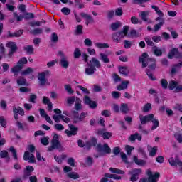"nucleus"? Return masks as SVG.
Wrapping results in <instances>:
<instances>
[{
    "label": "nucleus",
    "instance_id": "obj_63",
    "mask_svg": "<svg viewBox=\"0 0 182 182\" xmlns=\"http://www.w3.org/2000/svg\"><path fill=\"white\" fill-rule=\"evenodd\" d=\"M115 15L117 16H122L123 15V9L122 8H118L115 10Z\"/></svg>",
    "mask_w": 182,
    "mask_h": 182
},
{
    "label": "nucleus",
    "instance_id": "obj_29",
    "mask_svg": "<svg viewBox=\"0 0 182 182\" xmlns=\"http://www.w3.org/2000/svg\"><path fill=\"white\" fill-rule=\"evenodd\" d=\"M122 26V22L120 21H117L115 23H112L110 26V28L112 29V31H117V29H119V28H121Z\"/></svg>",
    "mask_w": 182,
    "mask_h": 182
},
{
    "label": "nucleus",
    "instance_id": "obj_22",
    "mask_svg": "<svg viewBox=\"0 0 182 182\" xmlns=\"http://www.w3.org/2000/svg\"><path fill=\"white\" fill-rule=\"evenodd\" d=\"M23 33V30H19L17 32L11 33L10 31H9V38H19L20 36H22Z\"/></svg>",
    "mask_w": 182,
    "mask_h": 182
},
{
    "label": "nucleus",
    "instance_id": "obj_41",
    "mask_svg": "<svg viewBox=\"0 0 182 182\" xmlns=\"http://www.w3.org/2000/svg\"><path fill=\"white\" fill-rule=\"evenodd\" d=\"M164 24V21L162 20L161 22H159L158 24H155L154 26V32H157L158 31H160V28Z\"/></svg>",
    "mask_w": 182,
    "mask_h": 182
},
{
    "label": "nucleus",
    "instance_id": "obj_53",
    "mask_svg": "<svg viewBox=\"0 0 182 182\" xmlns=\"http://www.w3.org/2000/svg\"><path fill=\"white\" fill-rule=\"evenodd\" d=\"M124 47L125 49H130L132 48V42L129 40L124 41Z\"/></svg>",
    "mask_w": 182,
    "mask_h": 182
},
{
    "label": "nucleus",
    "instance_id": "obj_9",
    "mask_svg": "<svg viewBox=\"0 0 182 182\" xmlns=\"http://www.w3.org/2000/svg\"><path fill=\"white\" fill-rule=\"evenodd\" d=\"M6 47L9 48L10 49L8 56H9V58H12V55H14V53H16V50H18V46H16V43L13 41H9L6 43Z\"/></svg>",
    "mask_w": 182,
    "mask_h": 182
},
{
    "label": "nucleus",
    "instance_id": "obj_60",
    "mask_svg": "<svg viewBox=\"0 0 182 182\" xmlns=\"http://www.w3.org/2000/svg\"><path fill=\"white\" fill-rule=\"evenodd\" d=\"M55 129H56V130L58 131H62V130H65V127H63V125H62L61 124H55L54 125Z\"/></svg>",
    "mask_w": 182,
    "mask_h": 182
},
{
    "label": "nucleus",
    "instance_id": "obj_32",
    "mask_svg": "<svg viewBox=\"0 0 182 182\" xmlns=\"http://www.w3.org/2000/svg\"><path fill=\"white\" fill-rule=\"evenodd\" d=\"M119 73H121V75H123L124 76H127L129 75V70L127 67H119Z\"/></svg>",
    "mask_w": 182,
    "mask_h": 182
},
{
    "label": "nucleus",
    "instance_id": "obj_25",
    "mask_svg": "<svg viewBox=\"0 0 182 182\" xmlns=\"http://www.w3.org/2000/svg\"><path fill=\"white\" fill-rule=\"evenodd\" d=\"M100 59L103 61L104 63H110V59L107 57V55L103 53H100Z\"/></svg>",
    "mask_w": 182,
    "mask_h": 182
},
{
    "label": "nucleus",
    "instance_id": "obj_24",
    "mask_svg": "<svg viewBox=\"0 0 182 182\" xmlns=\"http://www.w3.org/2000/svg\"><path fill=\"white\" fill-rule=\"evenodd\" d=\"M153 53L155 56H161L163 55V50L157 46H154L152 48Z\"/></svg>",
    "mask_w": 182,
    "mask_h": 182
},
{
    "label": "nucleus",
    "instance_id": "obj_28",
    "mask_svg": "<svg viewBox=\"0 0 182 182\" xmlns=\"http://www.w3.org/2000/svg\"><path fill=\"white\" fill-rule=\"evenodd\" d=\"M80 15L82 18H84V19H85L86 21H90L91 22H95L93 17L85 12L80 13Z\"/></svg>",
    "mask_w": 182,
    "mask_h": 182
},
{
    "label": "nucleus",
    "instance_id": "obj_10",
    "mask_svg": "<svg viewBox=\"0 0 182 182\" xmlns=\"http://www.w3.org/2000/svg\"><path fill=\"white\" fill-rule=\"evenodd\" d=\"M68 126H69L70 131L68 130V129H66L65 131V133L67 134V136L68 137H70L72 136H76V134H77V132L79 130V128L75 127V125H73L72 124H69Z\"/></svg>",
    "mask_w": 182,
    "mask_h": 182
},
{
    "label": "nucleus",
    "instance_id": "obj_56",
    "mask_svg": "<svg viewBox=\"0 0 182 182\" xmlns=\"http://www.w3.org/2000/svg\"><path fill=\"white\" fill-rule=\"evenodd\" d=\"M38 98V97L36 96V95L33 94L31 95H30L28 102H30L31 103H36V99Z\"/></svg>",
    "mask_w": 182,
    "mask_h": 182
},
{
    "label": "nucleus",
    "instance_id": "obj_35",
    "mask_svg": "<svg viewBox=\"0 0 182 182\" xmlns=\"http://www.w3.org/2000/svg\"><path fill=\"white\" fill-rule=\"evenodd\" d=\"M151 121L153 123V126L151 127V130H156V128L160 126V123L159 122V120H157V119H155L154 117Z\"/></svg>",
    "mask_w": 182,
    "mask_h": 182
},
{
    "label": "nucleus",
    "instance_id": "obj_52",
    "mask_svg": "<svg viewBox=\"0 0 182 182\" xmlns=\"http://www.w3.org/2000/svg\"><path fill=\"white\" fill-rule=\"evenodd\" d=\"M27 63H28V59L23 57L19 60V61L17 63V65L22 66V65H26Z\"/></svg>",
    "mask_w": 182,
    "mask_h": 182
},
{
    "label": "nucleus",
    "instance_id": "obj_31",
    "mask_svg": "<svg viewBox=\"0 0 182 182\" xmlns=\"http://www.w3.org/2000/svg\"><path fill=\"white\" fill-rule=\"evenodd\" d=\"M134 161L137 166H146V161L143 159H139L137 156H134Z\"/></svg>",
    "mask_w": 182,
    "mask_h": 182
},
{
    "label": "nucleus",
    "instance_id": "obj_8",
    "mask_svg": "<svg viewBox=\"0 0 182 182\" xmlns=\"http://www.w3.org/2000/svg\"><path fill=\"white\" fill-rule=\"evenodd\" d=\"M173 57L176 59H181L182 58V53L180 52L177 48H172L168 53V59H173Z\"/></svg>",
    "mask_w": 182,
    "mask_h": 182
},
{
    "label": "nucleus",
    "instance_id": "obj_16",
    "mask_svg": "<svg viewBox=\"0 0 182 182\" xmlns=\"http://www.w3.org/2000/svg\"><path fill=\"white\" fill-rule=\"evenodd\" d=\"M169 164L173 166H182V162L180 161V159L178 157H176L175 159L174 158H170L168 159Z\"/></svg>",
    "mask_w": 182,
    "mask_h": 182
},
{
    "label": "nucleus",
    "instance_id": "obj_23",
    "mask_svg": "<svg viewBox=\"0 0 182 182\" xmlns=\"http://www.w3.org/2000/svg\"><path fill=\"white\" fill-rule=\"evenodd\" d=\"M0 157L1 159H6V161H7V163L11 160V157H9V155L6 150H3L0 152Z\"/></svg>",
    "mask_w": 182,
    "mask_h": 182
},
{
    "label": "nucleus",
    "instance_id": "obj_37",
    "mask_svg": "<svg viewBox=\"0 0 182 182\" xmlns=\"http://www.w3.org/2000/svg\"><path fill=\"white\" fill-rule=\"evenodd\" d=\"M42 32H43L42 28H35L31 30L30 33H31V35H42Z\"/></svg>",
    "mask_w": 182,
    "mask_h": 182
},
{
    "label": "nucleus",
    "instance_id": "obj_61",
    "mask_svg": "<svg viewBox=\"0 0 182 182\" xmlns=\"http://www.w3.org/2000/svg\"><path fill=\"white\" fill-rule=\"evenodd\" d=\"M152 41L156 42V43H159V42H161V36H154L152 37Z\"/></svg>",
    "mask_w": 182,
    "mask_h": 182
},
{
    "label": "nucleus",
    "instance_id": "obj_36",
    "mask_svg": "<svg viewBox=\"0 0 182 182\" xmlns=\"http://www.w3.org/2000/svg\"><path fill=\"white\" fill-rule=\"evenodd\" d=\"M129 29L130 27H129V26H124L123 27V31H119L120 34L122 35L123 38H124V36H127V33H129Z\"/></svg>",
    "mask_w": 182,
    "mask_h": 182
},
{
    "label": "nucleus",
    "instance_id": "obj_11",
    "mask_svg": "<svg viewBox=\"0 0 182 182\" xmlns=\"http://www.w3.org/2000/svg\"><path fill=\"white\" fill-rule=\"evenodd\" d=\"M154 117V114H149L146 116L140 115L139 120L141 124H146V123H149L150 122H151Z\"/></svg>",
    "mask_w": 182,
    "mask_h": 182
},
{
    "label": "nucleus",
    "instance_id": "obj_39",
    "mask_svg": "<svg viewBox=\"0 0 182 182\" xmlns=\"http://www.w3.org/2000/svg\"><path fill=\"white\" fill-rule=\"evenodd\" d=\"M31 73H33V69L30 67L27 68L26 70L21 72V75H24L26 76L31 75Z\"/></svg>",
    "mask_w": 182,
    "mask_h": 182
},
{
    "label": "nucleus",
    "instance_id": "obj_21",
    "mask_svg": "<svg viewBox=\"0 0 182 182\" xmlns=\"http://www.w3.org/2000/svg\"><path fill=\"white\" fill-rule=\"evenodd\" d=\"M130 83L129 81H123L120 85L117 86V90H119V92L122 90H125V89H127V85Z\"/></svg>",
    "mask_w": 182,
    "mask_h": 182
},
{
    "label": "nucleus",
    "instance_id": "obj_14",
    "mask_svg": "<svg viewBox=\"0 0 182 182\" xmlns=\"http://www.w3.org/2000/svg\"><path fill=\"white\" fill-rule=\"evenodd\" d=\"M130 174H132L130 181L132 182L137 181L139 180V176L141 174V169H134Z\"/></svg>",
    "mask_w": 182,
    "mask_h": 182
},
{
    "label": "nucleus",
    "instance_id": "obj_47",
    "mask_svg": "<svg viewBox=\"0 0 182 182\" xmlns=\"http://www.w3.org/2000/svg\"><path fill=\"white\" fill-rule=\"evenodd\" d=\"M160 83L163 89H167V87H168V82H167V80L161 79Z\"/></svg>",
    "mask_w": 182,
    "mask_h": 182
},
{
    "label": "nucleus",
    "instance_id": "obj_51",
    "mask_svg": "<svg viewBox=\"0 0 182 182\" xmlns=\"http://www.w3.org/2000/svg\"><path fill=\"white\" fill-rule=\"evenodd\" d=\"M65 90H66V92H68V93H69V95H73L74 91L73 90H72V87L70 86V85H65L64 86Z\"/></svg>",
    "mask_w": 182,
    "mask_h": 182
},
{
    "label": "nucleus",
    "instance_id": "obj_43",
    "mask_svg": "<svg viewBox=\"0 0 182 182\" xmlns=\"http://www.w3.org/2000/svg\"><path fill=\"white\" fill-rule=\"evenodd\" d=\"M59 41V37L58 36V34L54 32L51 35V42L53 43H57V42Z\"/></svg>",
    "mask_w": 182,
    "mask_h": 182
},
{
    "label": "nucleus",
    "instance_id": "obj_12",
    "mask_svg": "<svg viewBox=\"0 0 182 182\" xmlns=\"http://www.w3.org/2000/svg\"><path fill=\"white\" fill-rule=\"evenodd\" d=\"M146 174L149 176L148 178L151 181V182H157V180H159V178L160 177V173L156 172L154 175H153V173L150 169L146 171Z\"/></svg>",
    "mask_w": 182,
    "mask_h": 182
},
{
    "label": "nucleus",
    "instance_id": "obj_59",
    "mask_svg": "<svg viewBox=\"0 0 182 182\" xmlns=\"http://www.w3.org/2000/svg\"><path fill=\"white\" fill-rule=\"evenodd\" d=\"M174 137L176 139L177 141L182 143V134L180 133H176Z\"/></svg>",
    "mask_w": 182,
    "mask_h": 182
},
{
    "label": "nucleus",
    "instance_id": "obj_42",
    "mask_svg": "<svg viewBox=\"0 0 182 182\" xmlns=\"http://www.w3.org/2000/svg\"><path fill=\"white\" fill-rule=\"evenodd\" d=\"M9 151L12 153V156L14 159V160H18V154H16V149L14 146H11L9 148Z\"/></svg>",
    "mask_w": 182,
    "mask_h": 182
},
{
    "label": "nucleus",
    "instance_id": "obj_15",
    "mask_svg": "<svg viewBox=\"0 0 182 182\" xmlns=\"http://www.w3.org/2000/svg\"><path fill=\"white\" fill-rule=\"evenodd\" d=\"M123 38L124 37H123V36L120 33V31L113 33L112 35V39L113 42H115L116 43H119Z\"/></svg>",
    "mask_w": 182,
    "mask_h": 182
},
{
    "label": "nucleus",
    "instance_id": "obj_5",
    "mask_svg": "<svg viewBox=\"0 0 182 182\" xmlns=\"http://www.w3.org/2000/svg\"><path fill=\"white\" fill-rule=\"evenodd\" d=\"M46 75H49V71L47 70L38 74L37 77L40 87H43V86H46V85H50L48 79H46Z\"/></svg>",
    "mask_w": 182,
    "mask_h": 182
},
{
    "label": "nucleus",
    "instance_id": "obj_58",
    "mask_svg": "<svg viewBox=\"0 0 182 182\" xmlns=\"http://www.w3.org/2000/svg\"><path fill=\"white\" fill-rule=\"evenodd\" d=\"M62 14L64 15H70V9L67 7H64L61 9Z\"/></svg>",
    "mask_w": 182,
    "mask_h": 182
},
{
    "label": "nucleus",
    "instance_id": "obj_4",
    "mask_svg": "<svg viewBox=\"0 0 182 182\" xmlns=\"http://www.w3.org/2000/svg\"><path fill=\"white\" fill-rule=\"evenodd\" d=\"M95 150L97 153L99 154V156H106V154H110L112 153V149L109 146V144H98L95 146Z\"/></svg>",
    "mask_w": 182,
    "mask_h": 182
},
{
    "label": "nucleus",
    "instance_id": "obj_13",
    "mask_svg": "<svg viewBox=\"0 0 182 182\" xmlns=\"http://www.w3.org/2000/svg\"><path fill=\"white\" fill-rule=\"evenodd\" d=\"M84 102L85 105H87L90 109H96L97 107V104L92 101L89 96L85 95L84 97Z\"/></svg>",
    "mask_w": 182,
    "mask_h": 182
},
{
    "label": "nucleus",
    "instance_id": "obj_6",
    "mask_svg": "<svg viewBox=\"0 0 182 182\" xmlns=\"http://www.w3.org/2000/svg\"><path fill=\"white\" fill-rule=\"evenodd\" d=\"M58 55L60 58V65L64 69H68L69 68V60H68V57L65 55L63 51H58Z\"/></svg>",
    "mask_w": 182,
    "mask_h": 182
},
{
    "label": "nucleus",
    "instance_id": "obj_38",
    "mask_svg": "<svg viewBox=\"0 0 182 182\" xmlns=\"http://www.w3.org/2000/svg\"><path fill=\"white\" fill-rule=\"evenodd\" d=\"M22 68H23V66L18 65V64H17L16 66L11 68V72H13V73H18L22 70Z\"/></svg>",
    "mask_w": 182,
    "mask_h": 182
},
{
    "label": "nucleus",
    "instance_id": "obj_45",
    "mask_svg": "<svg viewBox=\"0 0 182 182\" xmlns=\"http://www.w3.org/2000/svg\"><path fill=\"white\" fill-rule=\"evenodd\" d=\"M17 84L18 86H23L26 85V79L21 77L17 80Z\"/></svg>",
    "mask_w": 182,
    "mask_h": 182
},
{
    "label": "nucleus",
    "instance_id": "obj_33",
    "mask_svg": "<svg viewBox=\"0 0 182 182\" xmlns=\"http://www.w3.org/2000/svg\"><path fill=\"white\" fill-rule=\"evenodd\" d=\"M177 86H178V82L177 81L171 80L169 82L168 89H170V90H173L176 89Z\"/></svg>",
    "mask_w": 182,
    "mask_h": 182
},
{
    "label": "nucleus",
    "instance_id": "obj_34",
    "mask_svg": "<svg viewBox=\"0 0 182 182\" xmlns=\"http://www.w3.org/2000/svg\"><path fill=\"white\" fill-rule=\"evenodd\" d=\"M129 35L132 36V38H140V36H141V33L135 29L131 30Z\"/></svg>",
    "mask_w": 182,
    "mask_h": 182
},
{
    "label": "nucleus",
    "instance_id": "obj_1",
    "mask_svg": "<svg viewBox=\"0 0 182 182\" xmlns=\"http://www.w3.org/2000/svg\"><path fill=\"white\" fill-rule=\"evenodd\" d=\"M82 100L80 98H76L75 110L71 111L73 123H80V122H83L86 119V116H87V113L86 112H82L79 116V110H82Z\"/></svg>",
    "mask_w": 182,
    "mask_h": 182
},
{
    "label": "nucleus",
    "instance_id": "obj_64",
    "mask_svg": "<svg viewBox=\"0 0 182 182\" xmlns=\"http://www.w3.org/2000/svg\"><path fill=\"white\" fill-rule=\"evenodd\" d=\"M84 43L85 46H92V45H93V43H92V40H90V38H86L84 41Z\"/></svg>",
    "mask_w": 182,
    "mask_h": 182
},
{
    "label": "nucleus",
    "instance_id": "obj_57",
    "mask_svg": "<svg viewBox=\"0 0 182 182\" xmlns=\"http://www.w3.org/2000/svg\"><path fill=\"white\" fill-rule=\"evenodd\" d=\"M121 95L122 94L117 91H113L112 92V96L114 99H119Z\"/></svg>",
    "mask_w": 182,
    "mask_h": 182
},
{
    "label": "nucleus",
    "instance_id": "obj_17",
    "mask_svg": "<svg viewBox=\"0 0 182 182\" xmlns=\"http://www.w3.org/2000/svg\"><path fill=\"white\" fill-rule=\"evenodd\" d=\"M89 65H92V66H94V68H97V69H100L102 68V64L100 63V61L97 60L96 58L93 57L91 60L90 61Z\"/></svg>",
    "mask_w": 182,
    "mask_h": 182
},
{
    "label": "nucleus",
    "instance_id": "obj_55",
    "mask_svg": "<svg viewBox=\"0 0 182 182\" xmlns=\"http://www.w3.org/2000/svg\"><path fill=\"white\" fill-rule=\"evenodd\" d=\"M156 153H157V146H154L149 152V156L151 157H154Z\"/></svg>",
    "mask_w": 182,
    "mask_h": 182
},
{
    "label": "nucleus",
    "instance_id": "obj_54",
    "mask_svg": "<svg viewBox=\"0 0 182 182\" xmlns=\"http://www.w3.org/2000/svg\"><path fill=\"white\" fill-rule=\"evenodd\" d=\"M125 150L127 151V154H128V156H130V154H132V151L134 150V147L129 146V145H127L125 146Z\"/></svg>",
    "mask_w": 182,
    "mask_h": 182
},
{
    "label": "nucleus",
    "instance_id": "obj_40",
    "mask_svg": "<svg viewBox=\"0 0 182 182\" xmlns=\"http://www.w3.org/2000/svg\"><path fill=\"white\" fill-rule=\"evenodd\" d=\"M109 171L111 173H114L115 174H124V171L116 168H110Z\"/></svg>",
    "mask_w": 182,
    "mask_h": 182
},
{
    "label": "nucleus",
    "instance_id": "obj_19",
    "mask_svg": "<svg viewBox=\"0 0 182 182\" xmlns=\"http://www.w3.org/2000/svg\"><path fill=\"white\" fill-rule=\"evenodd\" d=\"M14 114H20V116H25V111L21 107H16V106L13 107Z\"/></svg>",
    "mask_w": 182,
    "mask_h": 182
},
{
    "label": "nucleus",
    "instance_id": "obj_18",
    "mask_svg": "<svg viewBox=\"0 0 182 182\" xmlns=\"http://www.w3.org/2000/svg\"><path fill=\"white\" fill-rule=\"evenodd\" d=\"M149 15H150V11H141L140 16L144 22H148V23H151V20H149Z\"/></svg>",
    "mask_w": 182,
    "mask_h": 182
},
{
    "label": "nucleus",
    "instance_id": "obj_27",
    "mask_svg": "<svg viewBox=\"0 0 182 182\" xmlns=\"http://www.w3.org/2000/svg\"><path fill=\"white\" fill-rule=\"evenodd\" d=\"M95 46H96V48H98V49H107V48H110V45L106 43H95Z\"/></svg>",
    "mask_w": 182,
    "mask_h": 182
},
{
    "label": "nucleus",
    "instance_id": "obj_26",
    "mask_svg": "<svg viewBox=\"0 0 182 182\" xmlns=\"http://www.w3.org/2000/svg\"><path fill=\"white\" fill-rule=\"evenodd\" d=\"M120 112L121 113H124V114L129 113V105L126 103L121 104Z\"/></svg>",
    "mask_w": 182,
    "mask_h": 182
},
{
    "label": "nucleus",
    "instance_id": "obj_50",
    "mask_svg": "<svg viewBox=\"0 0 182 182\" xmlns=\"http://www.w3.org/2000/svg\"><path fill=\"white\" fill-rule=\"evenodd\" d=\"M80 56H82V52L80 51V50L79 48H75V50L74 51V58L75 59H77V58H80Z\"/></svg>",
    "mask_w": 182,
    "mask_h": 182
},
{
    "label": "nucleus",
    "instance_id": "obj_62",
    "mask_svg": "<svg viewBox=\"0 0 182 182\" xmlns=\"http://www.w3.org/2000/svg\"><path fill=\"white\" fill-rule=\"evenodd\" d=\"M145 42H146V44L149 46H154V43H153L151 41V39L149 38V37H146L145 38Z\"/></svg>",
    "mask_w": 182,
    "mask_h": 182
},
{
    "label": "nucleus",
    "instance_id": "obj_20",
    "mask_svg": "<svg viewBox=\"0 0 182 182\" xmlns=\"http://www.w3.org/2000/svg\"><path fill=\"white\" fill-rule=\"evenodd\" d=\"M87 65L89 67L85 69L86 75H94L95 72H96V68H95V66H92V64H89V63H87Z\"/></svg>",
    "mask_w": 182,
    "mask_h": 182
},
{
    "label": "nucleus",
    "instance_id": "obj_2",
    "mask_svg": "<svg viewBox=\"0 0 182 182\" xmlns=\"http://www.w3.org/2000/svg\"><path fill=\"white\" fill-rule=\"evenodd\" d=\"M139 62L142 64V68H147V66H149V62H151V64L149 66V69L151 70L156 69V59L149 58V54H147V53H142L141 56L139 57Z\"/></svg>",
    "mask_w": 182,
    "mask_h": 182
},
{
    "label": "nucleus",
    "instance_id": "obj_7",
    "mask_svg": "<svg viewBox=\"0 0 182 182\" xmlns=\"http://www.w3.org/2000/svg\"><path fill=\"white\" fill-rule=\"evenodd\" d=\"M96 134L98 136H102V139H104V140H109V139L113 136V133L106 132L105 128L98 129L96 132Z\"/></svg>",
    "mask_w": 182,
    "mask_h": 182
},
{
    "label": "nucleus",
    "instance_id": "obj_48",
    "mask_svg": "<svg viewBox=\"0 0 182 182\" xmlns=\"http://www.w3.org/2000/svg\"><path fill=\"white\" fill-rule=\"evenodd\" d=\"M151 110V104L147 103L143 107L144 113H147V112H150Z\"/></svg>",
    "mask_w": 182,
    "mask_h": 182
},
{
    "label": "nucleus",
    "instance_id": "obj_46",
    "mask_svg": "<svg viewBox=\"0 0 182 182\" xmlns=\"http://www.w3.org/2000/svg\"><path fill=\"white\" fill-rule=\"evenodd\" d=\"M68 177L70 178H73V180H77L79 178V174L75 173L73 172H70L67 174Z\"/></svg>",
    "mask_w": 182,
    "mask_h": 182
},
{
    "label": "nucleus",
    "instance_id": "obj_3",
    "mask_svg": "<svg viewBox=\"0 0 182 182\" xmlns=\"http://www.w3.org/2000/svg\"><path fill=\"white\" fill-rule=\"evenodd\" d=\"M53 136H54L51 140V146L48 149V151H53L55 149L58 150V151H64L65 147H63L60 141H59V135H58V134H54Z\"/></svg>",
    "mask_w": 182,
    "mask_h": 182
},
{
    "label": "nucleus",
    "instance_id": "obj_49",
    "mask_svg": "<svg viewBox=\"0 0 182 182\" xmlns=\"http://www.w3.org/2000/svg\"><path fill=\"white\" fill-rule=\"evenodd\" d=\"M75 100H76V97L72 96L67 99V103L69 106H72L75 103Z\"/></svg>",
    "mask_w": 182,
    "mask_h": 182
},
{
    "label": "nucleus",
    "instance_id": "obj_30",
    "mask_svg": "<svg viewBox=\"0 0 182 182\" xmlns=\"http://www.w3.org/2000/svg\"><path fill=\"white\" fill-rule=\"evenodd\" d=\"M23 50H25L28 55H33V46H26L23 47Z\"/></svg>",
    "mask_w": 182,
    "mask_h": 182
},
{
    "label": "nucleus",
    "instance_id": "obj_44",
    "mask_svg": "<svg viewBox=\"0 0 182 182\" xmlns=\"http://www.w3.org/2000/svg\"><path fill=\"white\" fill-rule=\"evenodd\" d=\"M76 35H82L83 34V26L78 25L77 26L76 30H75Z\"/></svg>",
    "mask_w": 182,
    "mask_h": 182
}]
</instances>
